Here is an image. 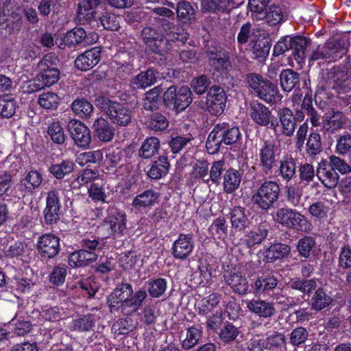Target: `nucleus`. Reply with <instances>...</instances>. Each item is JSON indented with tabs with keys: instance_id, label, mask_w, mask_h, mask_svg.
Returning a JSON list of instances; mask_svg holds the SVG:
<instances>
[{
	"instance_id": "f257e3e1",
	"label": "nucleus",
	"mask_w": 351,
	"mask_h": 351,
	"mask_svg": "<svg viewBox=\"0 0 351 351\" xmlns=\"http://www.w3.org/2000/svg\"><path fill=\"white\" fill-rule=\"evenodd\" d=\"M244 82L253 94L268 104H273L279 98L276 85L259 73H247Z\"/></svg>"
},
{
	"instance_id": "f03ea898",
	"label": "nucleus",
	"mask_w": 351,
	"mask_h": 351,
	"mask_svg": "<svg viewBox=\"0 0 351 351\" xmlns=\"http://www.w3.org/2000/svg\"><path fill=\"white\" fill-rule=\"evenodd\" d=\"M95 104L106 114L114 124L126 126L131 122L132 111L121 103L99 96L95 98Z\"/></svg>"
},
{
	"instance_id": "7ed1b4c3",
	"label": "nucleus",
	"mask_w": 351,
	"mask_h": 351,
	"mask_svg": "<svg viewBox=\"0 0 351 351\" xmlns=\"http://www.w3.org/2000/svg\"><path fill=\"white\" fill-rule=\"evenodd\" d=\"M280 186L275 181L263 182L251 197L252 204L262 210H268L279 198Z\"/></svg>"
},
{
	"instance_id": "20e7f679",
	"label": "nucleus",
	"mask_w": 351,
	"mask_h": 351,
	"mask_svg": "<svg viewBox=\"0 0 351 351\" xmlns=\"http://www.w3.org/2000/svg\"><path fill=\"white\" fill-rule=\"evenodd\" d=\"M164 106L172 108L176 113L184 110L193 101L192 92L186 86L177 90L176 86H171L162 95Z\"/></svg>"
},
{
	"instance_id": "39448f33",
	"label": "nucleus",
	"mask_w": 351,
	"mask_h": 351,
	"mask_svg": "<svg viewBox=\"0 0 351 351\" xmlns=\"http://www.w3.org/2000/svg\"><path fill=\"white\" fill-rule=\"evenodd\" d=\"M125 214L119 210H111L100 226V231L104 232L105 238L112 237L119 243L123 241V236L126 230Z\"/></svg>"
},
{
	"instance_id": "423d86ee",
	"label": "nucleus",
	"mask_w": 351,
	"mask_h": 351,
	"mask_svg": "<svg viewBox=\"0 0 351 351\" xmlns=\"http://www.w3.org/2000/svg\"><path fill=\"white\" fill-rule=\"evenodd\" d=\"M343 53V47L341 40L330 38L324 45H319L313 48L308 57V60L309 62L318 60L335 62L341 59Z\"/></svg>"
},
{
	"instance_id": "0eeeda50",
	"label": "nucleus",
	"mask_w": 351,
	"mask_h": 351,
	"mask_svg": "<svg viewBox=\"0 0 351 351\" xmlns=\"http://www.w3.org/2000/svg\"><path fill=\"white\" fill-rule=\"evenodd\" d=\"M280 148L274 141H265L258 152L259 167L267 175L277 167L280 158Z\"/></svg>"
},
{
	"instance_id": "6e6552de",
	"label": "nucleus",
	"mask_w": 351,
	"mask_h": 351,
	"mask_svg": "<svg viewBox=\"0 0 351 351\" xmlns=\"http://www.w3.org/2000/svg\"><path fill=\"white\" fill-rule=\"evenodd\" d=\"M276 215L277 221L285 227L299 231L306 230L307 219L295 210L282 208L276 211Z\"/></svg>"
},
{
	"instance_id": "1a4fd4ad",
	"label": "nucleus",
	"mask_w": 351,
	"mask_h": 351,
	"mask_svg": "<svg viewBox=\"0 0 351 351\" xmlns=\"http://www.w3.org/2000/svg\"><path fill=\"white\" fill-rule=\"evenodd\" d=\"M280 126L279 131L281 134L291 137L293 135L297 123L301 122L304 119V112L297 110L295 114L288 108L280 109L278 113Z\"/></svg>"
},
{
	"instance_id": "9d476101",
	"label": "nucleus",
	"mask_w": 351,
	"mask_h": 351,
	"mask_svg": "<svg viewBox=\"0 0 351 351\" xmlns=\"http://www.w3.org/2000/svg\"><path fill=\"white\" fill-rule=\"evenodd\" d=\"M154 24H150L143 27L141 32V37L143 42L152 52L156 54H162L163 52L165 36L156 28L154 27Z\"/></svg>"
},
{
	"instance_id": "9b49d317",
	"label": "nucleus",
	"mask_w": 351,
	"mask_h": 351,
	"mask_svg": "<svg viewBox=\"0 0 351 351\" xmlns=\"http://www.w3.org/2000/svg\"><path fill=\"white\" fill-rule=\"evenodd\" d=\"M36 249L42 260L51 259L60 252V239L53 234H43L38 239Z\"/></svg>"
},
{
	"instance_id": "f8f14e48",
	"label": "nucleus",
	"mask_w": 351,
	"mask_h": 351,
	"mask_svg": "<svg viewBox=\"0 0 351 351\" xmlns=\"http://www.w3.org/2000/svg\"><path fill=\"white\" fill-rule=\"evenodd\" d=\"M226 99L224 89L219 86L214 85L208 91L205 108L211 114L219 116L225 109Z\"/></svg>"
},
{
	"instance_id": "ddd939ff",
	"label": "nucleus",
	"mask_w": 351,
	"mask_h": 351,
	"mask_svg": "<svg viewBox=\"0 0 351 351\" xmlns=\"http://www.w3.org/2000/svg\"><path fill=\"white\" fill-rule=\"evenodd\" d=\"M61 192V189H53L47 193L44 219L48 225L55 224L60 220Z\"/></svg>"
},
{
	"instance_id": "4468645a",
	"label": "nucleus",
	"mask_w": 351,
	"mask_h": 351,
	"mask_svg": "<svg viewBox=\"0 0 351 351\" xmlns=\"http://www.w3.org/2000/svg\"><path fill=\"white\" fill-rule=\"evenodd\" d=\"M206 54L209 65L216 71L226 72L232 67L228 53L222 47L208 46Z\"/></svg>"
},
{
	"instance_id": "2eb2a0df",
	"label": "nucleus",
	"mask_w": 351,
	"mask_h": 351,
	"mask_svg": "<svg viewBox=\"0 0 351 351\" xmlns=\"http://www.w3.org/2000/svg\"><path fill=\"white\" fill-rule=\"evenodd\" d=\"M279 282L278 275L273 273H263L252 285V291L256 296L274 295Z\"/></svg>"
},
{
	"instance_id": "dca6fc26",
	"label": "nucleus",
	"mask_w": 351,
	"mask_h": 351,
	"mask_svg": "<svg viewBox=\"0 0 351 351\" xmlns=\"http://www.w3.org/2000/svg\"><path fill=\"white\" fill-rule=\"evenodd\" d=\"M150 24H159L163 33L169 36L171 41L179 40L185 43L189 38L188 32L181 27H177L174 23L165 18L149 17Z\"/></svg>"
},
{
	"instance_id": "f3484780",
	"label": "nucleus",
	"mask_w": 351,
	"mask_h": 351,
	"mask_svg": "<svg viewBox=\"0 0 351 351\" xmlns=\"http://www.w3.org/2000/svg\"><path fill=\"white\" fill-rule=\"evenodd\" d=\"M351 68L347 70L346 68L341 66H334L328 73V81L332 88L337 90L346 91L350 89L351 84Z\"/></svg>"
},
{
	"instance_id": "a211bd4d",
	"label": "nucleus",
	"mask_w": 351,
	"mask_h": 351,
	"mask_svg": "<svg viewBox=\"0 0 351 351\" xmlns=\"http://www.w3.org/2000/svg\"><path fill=\"white\" fill-rule=\"evenodd\" d=\"M194 250L193 235L189 234H180L174 241L171 247V254L179 260L186 259Z\"/></svg>"
},
{
	"instance_id": "6ab92c4d",
	"label": "nucleus",
	"mask_w": 351,
	"mask_h": 351,
	"mask_svg": "<svg viewBox=\"0 0 351 351\" xmlns=\"http://www.w3.org/2000/svg\"><path fill=\"white\" fill-rule=\"evenodd\" d=\"M228 123L227 122L218 123L210 132L206 143V147L208 154H215L219 151L222 143H224L225 136L226 137L228 133L227 126H228Z\"/></svg>"
},
{
	"instance_id": "aec40b11",
	"label": "nucleus",
	"mask_w": 351,
	"mask_h": 351,
	"mask_svg": "<svg viewBox=\"0 0 351 351\" xmlns=\"http://www.w3.org/2000/svg\"><path fill=\"white\" fill-rule=\"evenodd\" d=\"M67 128L75 143L81 147H87L91 141L90 130L80 121L71 119L67 124Z\"/></svg>"
},
{
	"instance_id": "412c9836",
	"label": "nucleus",
	"mask_w": 351,
	"mask_h": 351,
	"mask_svg": "<svg viewBox=\"0 0 351 351\" xmlns=\"http://www.w3.org/2000/svg\"><path fill=\"white\" fill-rule=\"evenodd\" d=\"M224 280L235 292L239 295H245L249 289L248 282L245 276L236 269H227L223 274Z\"/></svg>"
},
{
	"instance_id": "4be33fe9",
	"label": "nucleus",
	"mask_w": 351,
	"mask_h": 351,
	"mask_svg": "<svg viewBox=\"0 0 351 351\" xmlns=\"http://www.w3.org/2000/svg\"><path fill=\"white\" fill-rule=\"evenodd\" d=\"M101 3V0H80L77 12V19L80 24L85 25L97 17L96 8Z\"/></svg>"
},
{
	"instance_id": "5701e85b",
	"label": "nucleus",
	"mask_w": 351,
	"mask_h": 351,
	"mask_svg": "<svg viewBox=\"0 0 351 351\" xmlns=\"http://www.w3.org/2000/svg\"><path fill=\"white\" fill-rule=\"evenodd\" d=\"M247 110L250 118L256 124L267 127L270 123L271 112L263 104L258 101H252L250 103Z\"/></svg>"
},
{
	"instance_id": "b1692460",
	"label": "nucleus",
	"mask_w": 351,
	"mask_h": 351,
	"mask_svg": "<svg viewBox=\"0 0 351 351\" xmlns=\"http://www.w3.org/2000/svg\"><path fill=\"white\" fill-rule=\"evenodd\" d=\"M101 49L93 47L79 55L75 60V66L80 71H86L96 66L101 59Z\"/></svg>"
},
{
	"instance_id": "393cba45",
	"label": "nucleus",
	"mask_w": 351,
	"mask_h": 351,
	"mask_svg": "<svg viewBox=\"0 0 351 351\" xmlns=\"http://www.w3.org/2000/svg\"><path fill=\"white\" fill-rule=\"evenodd\" d=\"M92 40H90L88 35L86 31L82 27H75L70 31H68L63 37V42L65 45L69 47H75L80 44H89L93 41L96 42L98 36L96 34H90Z\"/></svg>"
},
{
	"instance_id": "a878e982",
	"label": "nucleus",
	"mask_w": 351,
	"mask_h": 351,
	"mask_svg": "<svg viewBox=\"0 0 351 351\" xmlns=\"http://www.w3.org/2000/svg\"><path fill=\"white\" fill-rule=\"evenodd\" d=\"M43 181L42 175L36 170H32L21 180L18 185V191L23 196L32 195Z\"/></svg>"
},
{
	"instance_id": "bb28decb",
	"label": "nucleus",
	"mask_w": 351,
	"mask_h": 351,
	"mask_svg": "<svg viewBox=\"0 0 351 351\" xmlns=\"http://www.w3.org/2000/svg\"><path fill=\"white\" fill-rule=\"evenodd\" d=\"M247 308L261 318H269L276 314L274 304L261 299H252L247 302Z\"/></svg>"
},
{
	"instance_id": "cd10ccee",
	"label": "nucleus",
	"mask_w": 351,
	"mask_h": 351,
	"mask_svg": "<svg viewBox=\"0 0 351 351\" xmlns=\"http://www.w3.org/2000/svg\"><path fill=\"white\" fill-rule=\"evenodd\" d=\"M316 176L320 182L328 189L335 188L338 184L339 178L338 173L325 161L318 164Z\"/></svg>"
},
{
	"instance_id": "c85d7f7f",
	"label": "nucleus",
	"mask_w": 351,
	"mask_h": 351,
	"mask_svg": "<svg viewBox=\"0 0 351 351\" xmlns=\"http://www.w3.org/2000/svg\"><path fill=\"white\" fill-rule=\"evenodd\" d=\"M291 49L295 60L298 63L304 62L308 48L311 45V40L303 36H295L291 38Z\"/></svg>"
},
{
	"instance_id": "c756f323",
	"label": "nucleus",
	"mask_w": 351,
	"mask_h": 351,
	"mask_svg": "<svg viewBox=\"0 0 351 351\" xmlns=\"http://www.w3.org/2000/svg\"><path fill=\"white\" fill-rule=\"evenodd\" d=\"M322 132L329 134H333L335 131L343 128L346 124V119L339 111L334 112L331 114H326L323 117Z\"/></svg>"
},
{
	"instance_id": "7c9ffc66",
	"label": "nucleus",
	"mask_w": 351,
	"mask_h": 351,
	"mask_svg": "<svg viewBox=\"0 0 351 351\" xmlns=\"http://www.w3.org/2000/svg\"><path fill=\"white\" fill-rule=\"evenodd\" d=\"M280 82L285 92L300 89V75L291 69H283L280 74Z\"/></svg>"
},
{
	"instance_id": "2f4dec72",
	"label": "nucleus",
	"mask_w": 351,
	"mask_h": 351,
	"mask_svg": "<svg viewBox=\"0 0 351 351\" xmlns=\"http://www.w3.org/2000/svg\"><path fill=\"white\" fill-rule=\"evenodd\" d=\"M93 129L95 135L102 142H109L114 136V128L102 117L95 120Z\"/></svg>"
},
{
	"instance_id": "473e14b6",
	"label": "nucleus",
	"mask_w": 351,
	"mask_h": 351,
	"mask_svg": "<svg viewBox=\"0 0 351 351\" xmlns=\"http://www.w3.org/2000/svg\"><path fill=\"white\" fill-rule=\"evenodd\" d=\"M269 225L266 221L261 223L256 229L251 230L245 235V243L247 247L252 248L261 244L267 237Z\"/></svg>"
},
{
	"instance_id": "72a5a7b5",
	"label": "nucleus",
	"mask_w": 351,
	"mask_h": 351,
	"mask_svg": "<svg viewBox=\"0 0 351 351\" xmlns=\"http://www.w3.org/2000/svg\"><path fill=\"white\" fill-rule=\"evenodd\" d=\"M232 228L236 231H243L250 226V221L245 214V210L241 206H234L230 213Z\"/></svg>"
},
{
	"instance_id": "f704fd0d",
	"label": "nucleus",
	"mask_w": 351,
	"mask_h": 351,
	"mask_svg": "<svg viewBox=\"0 0 351 351\" xmlns=\"http://www.w3.org/2000/svg\"><path fill=\"white\" fill-rule=\"evenodd\" d=\"M279 174L287 182L290 181L295 175L296 163L291 155L286 154L280 160Z\"/></svg>"
},
{
	"instance_id": "c9c22d12",
	"label": "nucleus",
	"mask_w": 351,
	"mask_h": 351,
	"mask_svg": "<svg viewBox=\"0 0 351 351\" xmlns=\"http://www.w3.org/2000/svg\"><path fill=\"white\" fill-rule=\"evenodd\" d=\"M241 174L239 170L230 168L223 175V190L227 193H232L240 186Z\"/></svg>"
},
{
	"instance_id": "e433bc0d",
	"label": "nucleus",
	"mask_w": 351,
	"mask_h": 351,
	"mask_svg": "<svg viewBox=\"0 0 351 351\" xmlns=\"http://www.w3.org/2000/svg\"><path fill=\"white\" fill-rule=\"evenodd\" d=\"M291 254V247L287 244L277 243L271 245L266 250V260L267 263H273L276 260L282 259Z\"/></svg>"
},
{
	"instance_id": "4c0bfd02",
	"label": "nucleus",
	"mask_w": 351,
	"mask_h": 351,
	"mask_svg": "<svg viewBox=\"0 0 351 351\" xmlns=\"http://www.w3.org/2000/svg\"><path fill=\"white\" fill-rule=\"evenodd\" d=\"M145 125L153 131H164L169 127V121L160 112L154 111L146 119Z\"/></svg>"
},
{
	"instance_id": "58836bf2",
	"label": "nucleus",
	"mask_w": 351,
	"mask_h": 351,
	"mask_svg": "<svg viewBox=\"0 0 351 351\" xmlns=\"http://www.w3.org/2000/svg\"><path fill=\"white\" fill-rule=\"evenodd\" d=\"M176 10L178 20L183 23H191L195 19V10L186 1L178 2Z\"/></svg>"
},
{
	"instance_id": "ea45409f",
	"label": "nucleus",
	"mask_w": 351,
	"mask_h": 351,
	"mask_svg": "<svg viewBox=\"0 0 351 351\" xmlns=\"http://www.w3.org/2000/svg\"><path fill=\"white\" fill-rule=\"evenodd\" d=\"M162 89L160 86H156L145 93L143 106L145 110L156 111L160 105V93Z\"/></svg>"
},
{
	"instance_id": "a19ab883",
	"label": "nucleus",
	"mask_w": 351,
	"mask_h": 351,
	"mask_svg": "<svg viewBox=\"0 0 351 351\" xmlns=\"http://www.w3.org/2000/svg\"><path fill=\"white\" fill-rule=\"evenodd\" d=\"M332 301V299L326 291L322 288H319L312 296L310 304L311 309L319 311L329 306Z\"/></svg>"
},
{
	"instance_id": "79ce46f5",
	"label": "nucleus",
	"mask_w": 351,
	"mask_h": 351,
	"mask_svg": "<svg viewBox=\"0 0 351 351\" xmlns=\"http://www.w3.org/2000/svg\"><path fill=\"white\" fill-rule=\"evenodd\" d=\"M233 0H202V9L204 12H223L229 9Z\"/></svg>"
},
{
	"instance_id": "37998d69",
	"label": "nucleus",
	"mask_w": 351,
	"mask_h": 351,
	"mask_svg": "<svg viewBox=\"0 0 351 351\" xmlns=\"http://www.w3.org/2000/svg\"><path fill=\"white\" fill-rule=\"evenodd\" d=\"M95 325V319L93 315L87 314L73 319L70 328L73 331L88 332Z\"/></svg>"
},
{
	"instance_id": "c03bdc74",
	"label": "nucleus",
	"mask_w": 351,
	"mask_h": 351,
	"mask_svg": "<svg viewBox=\"0 0 351 351\" xmlns=\"http://www.w3.org/2000/svg\"><path fill=\"white\" fill-rule=\"evenodd\" d=\"M158 193L152 189L147 190L135 197L132 205L136 207L152 206L158 202Z\"/></svg>"
},
{
	"instance_id": "a18cd8bd",
	"label": "nucleus",
	"mask_w": 351,
	"mask_h": 351,
	"mask_svg": "<svg viewBox=\"0 0 351 351\" xmlns=\"http://www.w3.org/2000/svg\"><path fill=\"white\" fill-rule=\"evenodd\" d=\"M160 141L156 137L146 138L138 150V156L143 158H150L158 153Z\"/></svg>"
},
{
	"instance_id": "49530a36",
	"label": "nucleus",
	"mask_w": 351,
	"mask_h": 351,
	"mask_svg": "<svg viewBox=\"0 0 351 351\" xmlns=\"http://www.w3.org/2000/svg\"><path fill=\"white\" fill-rule=\"evenodd\" d=\"M169 167V163L167 160V158L160 156L157 160L154 162L147 172V175L152 179H160L167 174Z\"/></svg>"
},
{
	"instance_id": "de8ad7c7",
	"label": "nucleus",
	"mask_w": 351,
	"mask_h": 351,
	"mask_svg": "<svg viewBox=\"0 0 351 351\" xmlns=\"http://www.w3.org/2000/svg\"><path fill=\"white\" fill-rule=\"evenodd\" d=\"M287 287L293 290H297L301 292L303 295L301 299L304 298L305 294L309 293L317 287V282L313 279L310 280H291Z\"/></svg>"
},
{
	"instance_id": "09e8293b",
	"label": "nucleus",
	"mask_w": 351,
	"mask_h": 351,
	"mask_svg": "<svg viewBox=\"0 0 351 351\" xmlns=\"http://www.w3.org/2000/svg\"><path fill=\"white\" fill-rule=\"evenodd\" d=\"M202 330L199 326H192L187 328L186 337L182 341V348L188 350L195 347L202 337Z\"/></svg>"
},
{
	"instance_id": "8fccbe9b",
	"label": "nucleus",
	"mask_w": 351,
	"mask_h": 351,
	"mask_svg": "<svg viewBox=\"0 0 351 351\" xmlns=\"http://www.w3.org/2000/svg\"><path fill=\"white\" fill-rule=\"evenodd\" d=\"M156 82V72L152 69H149L140 73L133 80V84L138 88H145L152 86Z\"/></svg>"
},
{
	"instance_id": "3c124183",
	"label": "nucleus",
	"mask_w": 351,
	"mask_h": 351,
	"mask_svg": "<svg viewBox=\"0 0 351 351\" xmlns=\"http://www.w3.org/2000/svg\"><path fill=\"white\" fill-rule=\"evenodd\" d=\"M73 112L79 117L88 118L93 112V106L84 99H76L71 104Z\"/></svg>"
},
{
	"instance_id": "603ef678",
	"label": "nucleus",
	"mask_w": 351,
	"mask_h": 351,
	"mask_svg": "<svg viewBox=\"0 0 351 351\" xmlns=\"http://www.w3.org/2000/svg\"><path fill=\"white\" fill-rule=\"evenodd\" d=\"M220 295L217 293H213L208 297L200 300L198 304V313L200 315H206L213 311L219 303Z\"/></svg>"
},
{
	"instance_id": "864d4df0",
	"label": "nucleus",
	"mask_w": 351,
	"mask_h": 351,
	"mask_svg": "<svg viewBox=\"0 0 351 351\" xmlns=\"http://www.w3.org/2000/svg\"><path fill=\"white\" fill-rule=\"evenodd\" d=\"M309 337L308 330L303 326H298L289 334V343L295 348L302 347Z\"/></svg>"
},
{
	"instance_id": "5fc2aeb1",
	"label": "nucleus",
	"mask_w": 351,
	"mask_h": 351,
	"mask_svg": "<svg viewBox=\"0 0 351 351\" xmlns=\"http://www.w3.org/2000/svg\"><path fill=\"white\" fill-rule=\"evenodd\" d=\"M16 102L8 95L0 97V116L3 118L12 117L16 111Z\"/></svg>"
},
{
	"instance_id": "6e6d98bb",
	"label": "nucleus",
	"mask_w": 351,
	"mask_h": 351,
	"mask_svg": "<svg viewBox=\"0 0 351 351\" xmlns=\"http://www.w3.org/2000/svg\"><path fill=\"white\" fill-rule=\"evenodd\" d=\"M74 169V163L70 160H63L59 164L50 166L49 171L56 179H62Z\"/></svg>"
},
{
	"instance_id": "4d7b16f0",
	"label": "nucleus",
	"mask_w": 351,
	"mask_h": 351,
	"mask_svg": "<svg viewBox=\"0 0 351 351\" xmlns=\"http://www.w3.org/2000/svg\"><path fill=\"white\" fill-rule=\"evenodd\" d=\"M271 44L268 40L264 39L256 41L252 47L254 58L262 62L268 56L270 51Z\"/></svg>"
},
{
	"instance_id": "13d9d810",
	"label": "nucleus",
	"mask_w": 351,
	"mask_h": 351,
	"mask_svg": "<svg viewBox=\"0 0 351 351\" xmlns=\"http://www.w3.org/2000/svg\"><path fill=\"white\" fill-rule=\"evenodd\" d=\"M315 245V239L311 236H304L300 239L297 245V250L299 255L305 258H308Z\"/></svg>"
},
{
	"instance_id": "bf43d9fd",
	"label": "nucleus",
	"mask_w": 351,
	"mask_h": 351,
	"mask_svg": "<svg viewBox=\"0 0 351 351\" xmlns=\"http://www.w3.org/2000/svg\"><path fill=\"white\" fill-rule=\"evenodd\" d=\"M239 334V328L232 323L226 322L224 326L220 330L219 336L220 339L224 343H231L236 340Z\"/></svg>"
},
{
	"instance_id": "052dcab7",
	"label": "nucleus",
	"mask_w": 351,
	"mask_h": 351,
	"mask_svg": "<svg viewBox=\"0 0 351 351\" xmlns=\"http://www.w3.org/2000/svg\"><path fill=\"white\" fill-rule=\"evenodd\" d=\"M193 140V137L191 134L185 136H176L171 137L169 145L173 154H178Z\"/></svg>"
},
{
	"instance_id": "680f3d73",
	"label": "nucleus",
	"mask_w": 351,
	"mask_h": 351,
	"mask_svg": "<svg viewBox=\"0 0 351 351\" xmlns=\"http://www.w3.org/2000/svg\"><path fill=\"white\" fill-rule=\"evenodd\" d=\"M302 112L306 113L308 117L310 122L311 125L314 127H317L321 125V116L318 114L317 111L312 105V101L311 99L303 100L302 104Z\"/></svg>"
},
{
	"instance_id": "e2e57ef3",
	"label": "nucleus",
	"mask_w": 351,
	"mask_h": 351,
	"mask_svg": "<svg viewBox=\"0 0 351 351\" xmlns=\"http://www.w3.org/2000/svg\"><path fill=\"white\" fill-rule=\"evenodd\" d=\"M210 232L218 239L224 240L228 235V225L223 217H218L210 226Z\"/></svg>"
},
{
	"instance_id": "0e129e2a",
	"label": "nucleus",
	"mask_w": 351,
	"mask_h": 351,
	"mask_svg": "<svg viewBox=\"0 0 351 351\" xmlns=\"http://www.w3.org/2000/svg\"><path fill=\"white\" fill-rule=\"evenodd\" d=\"M60 60L54 53H47L38 63L39 71H45V69H59Z\"/></svg>"
},
{
	"instance_id": "69168bd1",
	"label": "nucleus",
	"mask_w": 351,
	"mask_h": 351,
	"mask_svg": "<svg viewBox=\"0 0 351 351\" xmlns=\"http://www.w3.org/2000/svg\"><path fill=\"white\" fill-rule=\"evenodd\" d=\"M283 13L282 9L277 5H272L265 12V19L270 26L279 25L283 21Z\"/></svg>"
},
{
	"instance_id": "338daca9",
	"label": "nucleus",
	"mask_w": 351,
	"mask_h": 351,
	"mask_svg": "<svg viewBox=\"0 0 351 351\" xmlns=\"http://www.w3.org/2000/svg\"><path fill=\"white\" fill-rule=\"evenodd\" d=\"M47 133L53 143L59 145L64 143V132L59 121H53L48 128Z\"/></svg>"
},
{
	"instance_id": "774afa93",
	"label": "nucleus",
	"mask_w": 351,
	"mask_h": 351,
	"mask_svg": "<svg viewBox=\"0 0 351 351\" xmlns=\"http://www.w3.org/2000/svg\"><path fill=\"white\" fill-rule=\"evenodd\" d=\"M351 152V134L345 132L337 139L336 153L345 156Z\"/></svg>"
}]
</instances>
